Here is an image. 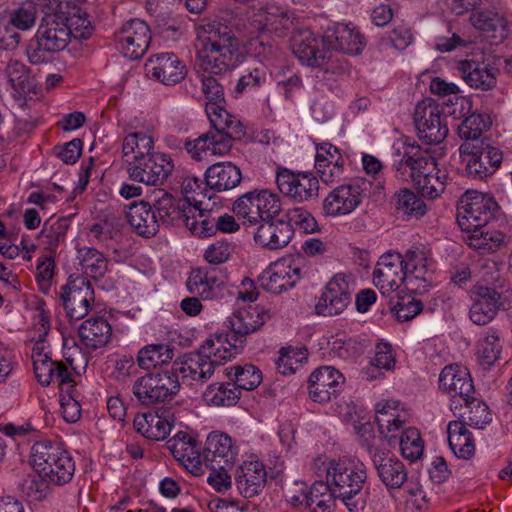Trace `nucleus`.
Here are the masks:
<instances>
[{"label": "nucleus", "instance_id": "obj_64", "mask_svg": "<svg viewBox=\"0 0 512 512\" xmlns=\"http://www.w3.org/2000/svg\"><path fill=\"white\" fill-rule=\"evenodd\" d=\"M38 15V8L35 2L25 1L21 3L10 14V24L19 30H29L34 27Z\"/></svg>", "mask_w": 512, "mask_h": 512}, {"label": "nucleus", "instance_id": "obj_46", "mask_svg": "<svg viewBox=\"0 0 512 512\" xmlns=\"http://www.w3.org/2000/svg\"><path fill=\"white\" fill-rule=\"evenodd\" d=\"M133 427L149 440L162 441L170 434L172 424L156 413H145L135 416Z\"/></svg>", "mask_w": 512, "mask_h": 512}, {"label": "nucleus", "instance_id": "obj_39", "mask_svg": "<svg viewBox=\"0 0 512 512\" xmlns=\"http://www.w3.org/2000/svg\"><path fill=\"white\" fill-rule=\"evenodd\" d=\"M126 216L131 227L142 237H152L159 231L156 212L148 201L141 200L130 204Z\"/></svg>", "mask_w": 512, "mask_h": 512}, {"label": "nucleus", "instance_id": "obj_12", "mask_svg": "<svg viewBox=\"0 0 512 512\" xmlns=\"http://www.w3.org/2000/svg\"><path fill=\"white\" fill-rule=\"evenodd\" d=\"M275 181L281 194L296 203L311 201L319 195V180L312 172H295L280 167L276 171Z\"/></svg>", "mask_w": 512, "mask_h": 512}, {"label": "nucleus", "instance_id": "obj_1", "mask_svg": "<svg viewBox=\"0 0 512 512\" xmlns=\"http://www.w3.org/2000/svg\"><path fill=\"white\" fill-rule=\"evenodd\" d=\"M202 93L207 102L206 114L211 129L192 141H186L185 148L190 156L201 161L208 155H225L235 140H241L245 128L241 121L225 109L224 88L213 76L201 75Z\"/></svg>", "mask_w": 512, "mask_h": 512}, {"label": "nucleus", "instance_id": "obj_27", "mask_svg": "<svg viewBox=\"0 0 512 512\" xmlns=\"http://www.w3.org/2000/svg\"><path fill=\"white\" fill-rule=\"evenodd\" d=\"M146 68L149 74L164 85H176L185 79V63L174 53H158L149 58Z\"/></svg>", "mask_w": 512, "mask_h": 512}, {"label": "nucleus", "instance_id": "obj_33", "mask_svg": "<svg viewBox=\"0 0 512 512\" xmlns=\"http://www.w3.org/2000/svg\"><path fill=\"white\" fill-rule=\"evenodd\" d=\"M457 69L465 83L473 89L488 91L496 86V72L489 63L462 60Z\"/></svg>", "mask_w": 512, "mask_h": 512}, {"label": "nucleus", "instance_id": "obj_56", "mask_svg": "<svg viewBox=\"0 0 512 512\" xmlns=\"http://www.w3.org/2000/svg\"><path fill=\"white\" fill-rule=\"evenodd\" d=\"M203 48L239 44L232 29L227 25L212 21L202 25Z\"/></svg>", "mask_w": 512, "mask_h": 512}, {"label": "nucleus", "instance_id": "obj_38", "mask_svg": "<svg viewBox=\"0 0 512 512\" xmlns=\"http://www.w3.org/2000/svg\"><path fill=\"white\" fill-rule=\"evenodd\" d=\"M4 75L20 105L25 103L26 96L36 94V85L30 75V69L23 62L10 59L5 66Z\"/></svg>", "mask_w": 512, "mask_h": 512}, {"label": "nucleus", "instance_id": "obj_26", "mask_svg": "<svg viewBox=\"0 0 512 512\" xmlns=\"http://www.w3.org/2000/svg\"><path fill=\"white\" fill-rule=\"evenodd\" d=\"M343 375L331 366L314 370L308 379L309 396L314 402H328L336 397L344 384Z\"/></svg>", "mask_w": 512, "mask_h": 512}, {"label": "nucleus", "instance_id": "obj_34", "mask_svg": "<svg viewBox=\"0 0 512 512\" xmlns=\"http://www.w3.org/2000/svg\"><path fill=\"white\" fill-rule=\"evenodd\" d=\"M194 205L183 206L182 220L193 235L206 238L215 235L214 209L203 207V202L192 197Z\"/></svg>", "mask_w": 512, "mask_h": 512}, {"label": "nucleus", "instance_id": "obj_36", "mask_svg": "<svg viewBox=\"0 0 512 512\" xmlns=\"http://www.w3.org/2000/svg\"><path fill=\"white\" fill-rule=\"evenodd\" d=\"M112 336V327L104 317H92L79 327L80 344L87 351L105 347Z\"/></svg>", "mask_w": 512, "mask_h": 512}, {"label": "nucleus", "instance_id": "obj_25", "mask_svg": "<svg viewBox=\"0 0 512 512\" xmlns=\"http://www.w3.org/2000/svg\"><path fill=\"white\" fill-rule=\"evenodd\" d=\"M241 61L239 44L211 46L202 49L200 68L209 74L221 75L235 69Z\"/></svg>", "mask_w": 512, "mask_h": 512}, {"label": "nucleus", "instance_id": "obj_6", "mask_svg": "<svg viewBox=\"0 0 512 512\" xmlns=\"http://www.w3.org/2000/svg\"><path fill=\"white\" fill-rule=\"evenodd\" d=\"M498 209L491 195L468 190L462 195L457 208V223L464 232L485 228L494 219Z\"/></svg>", "mask_w": 512, "mask_h": 512}, {"label": "nucleus", "instance_id": "obj_42", "mask_svg": "<svg viewBox=\"0 0 512 512\" xmlns=\"http://www.w3.org/2000/svg\"><path fill=\"white\" fill-rule=\"evenodd\" d=\"M153 137L146 132L127 134L122 141V158L126 166L154 153Z\"/></svg>", "mask_w": 512, "mask_h": 512}, {"label": "nucleus", "instance_id": "obj_24", "mask_svg": "<svg viewBox=\"0 0 512 512\" xmlns=\"http://www.w3.org/2000/svg\"><path fill=\"white\" fill-rule=\"evenodd\" d=\"M322 44L328 50L348 55H357L365 47L364 37L359 30L344 23L329 26L322 37Z\"/></svg>", "mask_w": 512, "mask_h": 512}, {"label": "nucleus", "instance_id": "obj_13", "mask_svg": "<svg viewBox=\"0 0 512 512\" xmlns=\"http://www.w3.org/2000/svg\"><path fill=\"white\" fill-rule=\"evenodd\" d=\"M59 297L67 315L75 320L84 318L95 301L92 285L83 275H71L61 287Z\"/></svg>", "mask_w": 512, "mask_h": 512}, {"label": "nucleus", "instance_id": "obj_3", "mask_svg": "<svg viewBox=\"0 0 512 512\" xmlns=\"http://www.w3.org/2000/svg\"><path fill=\"white\" fill-rule=\"evenodd\" d=\"M326 479L336 498L349 512L364 510L366 501L362 489L367 480V470L363 462L351 458L330 461Z\"/></svg>", "mask_w": 512, "mask_h": 512}, {"label": "nucleus", "instance_id": "obj_14", "mask_svg": "<svg viewBox=\"0 0 512 512\" xmlns=\"http://www.w3.org/2000/svg\"><path fill=\"white\" fill-rule=\"evenodd\" d=\"M173 170L174 162L171 156L161 152H154L126 166L130 180L151 186L164 184Z\"/></svg>", "mask_w": 512, "mask_h": 512}, {"label": "nucleus", "instance_id": "obj_32", "mask_svg": "<svg viewBox=\"0 0 512 512\" xmlns=\"http://www.w3.org/2000/svg\"><path fill=\"white\" fill-rule=\"evenodd\" d=\"M372 463L377 476L387 490H397L407 481L408 473L404 463L397 457L372 454Z\"/></svg>", "mask_w": 512, "mask_h": 512}, {"label": "nucleus", "instance_id": "obj_60", "mask_svg": "<svg viewBox=\"0 0 512 512\" xmlns=\"http://www.w3.org/2000/svg\"><path fill=\"white\" fill-rule=\"evenodd\" d=\"M491 125L488 115L481 113H472L466 117L458 127L459 136L466 141H484L481 139L482 133Z\"/></svg>", "mask_w": 512, "mask_h": 512}, {"label": "nucleus", "instance_id": "obj_50", "mask_svg": "<svg viewBox=\"0 0 512 512\" xmlns=\"http://www.w3.org/2000/svg\"><path fill=\"white\" fill-rule=\"evenodd\" d=\"M462 407H465L464 412H460L463 418V423L477 429H484L491 421L492 416L489 408L485 402L480 400L476 394H472L470 398H465L462 401Z\"/></svg>", "mask_w": 512, "mask_h": 512}, {"label": "nucleus", "instance_id": "obj_43", "mask_svg": "<svg viewBox=\"0 0 512 512\" xmlns=\"http://www.w3.org/2000/svg\"><path fill=\"white\" fill-rule=\"evenodd\" d=\"M33 369L36 379L42 386H48L52 382L63 386L72 382V374L65 363L54 361L51 356L34 361Z\"/></svg>", "mask_w": 512, "mask_h": 512}, {"label": "nucleus", "instance_id": "obj_37", "mask_svg": "<svg viewBox=\"0 0 512 512\" xmlns=\"http://www.w3.org/2000/svg\"><path fill=\"white\" fill-rule=\"evenodd\" d=\"M293 232L284 220H266L260 222L254 234L255 242L264 248L277 250L288 245Z\"/></svg>", "mask_w": 512, "mask_h": 512}, {"label": "nucleus", "instance_id": "obj_63", "mask_svg": "<svg viewBox=\"0 0 512 512\" xmlns=\"http://www.w3.org/2000/svg\"><path fill=\"white\" fill-rule=\"evenodd\" d=\"M501 345L496 331L489 330L478 344V358L482 365L492 366L500 357Z\"/></svg>", "mask_w": 512, "mask_h": 512}, {"label": "nucleus", "instance_id": "obj_47", "mask_svg": "<svg viewBox=\"0 0 512 512\" xmlns=\"http://www.w3.org/2000/svg\"><path fill=\"white\" fill-rule=\"evenodd\" d=\"M76 259L82 273L94 280H99L108 270V261L104 254L93 247L77 248Z\"/></svg>", "mask_w": 512, "mask_h": 512}, {"label": "nucleus", "instance_id": "obj_5", "mask_svg": "<svg viewBox=\"0 0 512 512\" xmlns=\"http://www.w3.org/2000/svg\"><path fill=\"white\" fill-rule=\"evenodd\" d=\"M30 464L43 481L62 486L75 472V462L61 444L50 440L35 442L30 450Z\"/></svg>", "mask_w": 512, "mask_h": 512}, {"label": "nucleus", "instance_id": "obj_30", "mask_svg": "<svg viewBox=\"0 0 512 512\" xmlns=\"http://www.w3.org/2000/svg\"><path fill=\"white\" fill-rule=\"evenodd\" d=\"M225 281L226 277L221 270L199 267L190 272L186 287L190 294L210 300L217 296Z\"/></svg>", "mask_w": 512, "mask_h": 512}, {"label": "nucleus", "instance_id": "obj_53", "mask_svg": "<svg viewBox=\"0 0 512 512\" xmlns=\"http://www.w3.org/2000/svg\"><path fill=\"white\" fill-rule=\"evenodd\" d=\"M224 372L240 393L241 390L255 389L262 381L261 371L252 364L229 367L226 368Z\"/></svg>", "mask_w": 512, "mask_h": 512}, {"label": "nucleus", "instance_id": "obj_31", "mask_svg": "<svg viewBox=\"0 0 512 512\" xmlns=\"http://www.w3.org/2000/svg\"><path fill=\"white\" fill-rule=\"evenodd\" d=\"M322 43L310 29H297L293 32L291 40L292 52L302 64L309 67L318 66L323 62V55L327 50H320Z\"/></svg>", "mask_w": 512, "mask_h": 512}, {"label": "nucleus", "instance_id": "obj_23", "mask_svg": "<svg viewBox=\"0 0 512 512\" xmlns=\"http://www.w3.org/2000/svg\"><path fill=\"white\" fill-rule=\"evenodd\" d=\"M314 166L325 185H333L345 178V158L331 143L323 142L316 145Z\"/></svg>", "mask_w": 512, "mask_h": 512}, {"label": "nucleus", "instance_id": "obj_22", "mask_svg": "<svg viewBox=\"0 0 512 512\" xmlns=\"http://www.w3.org/2000/svg\"><path fill=\"white\" fill-rule=\"evenodd\" d=\"M300 279V268L291 259H280L260 275V286L267 292L280 294L293 288Z\"/></svg>", "mask_w": 512, "mask_h": 512}, {"label": "nucleus", "instance_id": "obj_15", "mask_svg": "<svg viewBox=\"0 0 512 512\" xmlns=\"http://www.w3.org/2000/svg\"><path fill=\"white\" fill-rule=\"evenodd\" d=\"M354 283L351 275L336 274L325 286L315 305V311L322 316L341 314L351 303Z\"/></svg>", "mask_w": 512, "mask_h": 512}, {"label": "nucleus", "instance_id": "obj_59", "mask_svg": "<svg viewBox=\"0 0 512 512\" xmlns=\"http://www.w3.org/2000/svg\"><path fill=\"white\" fill-rule=\"evenodd\" d=\"M259 189L246 192L238 197L233 203L234 213L245 219L249 224L256 225L261 221V214H259Z\"/></svg>", "mask_w": 512, "mask_h": 512}, {"label": "nucleus", "instance_id": "obj_8", "mask_svg": "<svg viewBox=\"0 0 512 512\" xmlns=\"http://www.w3.org/2000/svg\"><path fill=\"white\" fill-rule=\"evenodd\" d=\"M179 389L180 379L166 369L138 377L133 383L132 393L142 405L148 406L171 399Z\"/></svg>", "mask_w": 512, "mask_h": 512}, {"label": "nucleus", "instance_id": "obj_40", "mask_svg": "<svg viewBox=\"0 0 512 512\" xmlns=\"http://www.w3.org/2000/svg\"><path fill=\"white\" fill-rule=\"evenodd\" d=\"M241 180V171L232 162H217L209 166L205 172L207 187L217 192L232 190Z\"/></svg>", "mask_w": 512, "mask_h": 512}, {"label": "nucleus", "instance_id": "obj_11", "mask_svg": "<svg viewBox=\"0 0 512 512\" xmlns=\"http://www.w3.org/2000/svg\"><path fill=\"white\" fill-rule=\"evenodd\" d=\"M413 119L420 140L426 144H439L448 135L446 117L432 99H425L417 104Z\"/></svg>", "mask_w": 512, "mask_h": 512}, {"label": "nucleus", "instance_id": "obj_44", "mask_svg": "<svg viewBox=\"0 0 512 512\" xmlns=\"http://www.w3.org/2000/svg\"><path fill=\"white\" fill-rule=\"evenodd\" d=\"M175 352V346L171 343L148 344L138 351L136 361L141 369L150 370L173 363Z\"/></svg>", "mask_w": 512, "mask_h": 512}, {"label": "nucleus", "instance_id": "obj_51", "mask_svg": "<svg viewBox=\"0 0 512 512\" xmlns=\"http://www.w3.org/2000/svg\"><path fill=\"white\" fill-rule=\"evenodd\" d=\"M255 36L251 37L247 42V51L260 62L272 61L280 55V49L277 42L271 35L263 32H253Z\"/></svg>", "mask_w": 512, "mask_h": 512}, {"label": "nucleus", "instance_id": "obj_54", "mask_svg": "<svg viewBox=\"0 0 512 512\" xmlns=\"http://www.w3.org/2000/svg\"><path fill=\"white\" fill-rule=\"evenodd\" d=\"M418 177V180L413 183L424 198L434 200L445 191L448 180L446 171L436 167L435 170H429L425 175Z\"/></svg>", "mask_w": 512, "mask_h": 512}, {"label": "nucleus", "instance_id": "obj_16", "mask_svg": "<svg viewBox=\"0 0 512 512\" xmlns=\"http://www.w3.org/2000/svg\"><path fill=\"white\" fill-rule=\"evenodd\" d=\"M295 20L294 14L287 9L274 3H266L261 5L251 16L249 26L253 32L283 37L294 27Z\"/></svg>", "mask_w": 512, "mask_h": 512}, {"label": "nucleus", "instance_id": "obj_21", "mask_svg": "<svg viewBox=\"0 0 512 512\" xmlns=\"http://www.w3.org/2000/svg\"><path fill=\"white\" fill-rule=\"evenodd\" d=\"M503 286L499 285L498 288L477 285L472 291V305L469 310V317L476 325H486L490 323L498 314L502 307V289Z\"/></svg>", "mask_w": 512, "mask_h": 512}, {"label": "nucleus", "instance_id": "obj_55", "mask_svg": "<svg viewBox=\"0 0 512 512\" xmlns=\"http://www.w3.org/2000/svg\"><path fill=\"white\" fill-rule=\"evenodd\" d=\"M240 399V392L232 383H213L207 386L203 400L210 406H232Z\"/></svg>", "mask_w": 512, "mask_h": 512}, {"label": "nucleus", "instance_id": "obj_17", "mask_svg": "<svg viewBox=\"0 0 512 512\" xmlns=\"http://www.w3.org/2000/svg\"><path fill=\"white\" fill-rule=\"evenodd\" d=\"M373 283L386 296L396 292L402 285L406 287L402 254L396 251L382 254L373 271Z\"/></svg>", "mask_w": 512, "mask_h": 512}, {"label": "nucleus", "instance_id": "obj_35", "mask_svg": "<svg viewBox=\"0 0 512 512\" xmlns=\"http://www.w3.org/2000/svg\"><path fill=\"white\" fill-rule=\"evenodd\" d=\"M267 473L259 461L244 462L235 475L236 485L240 494L245 498L258 495L264 488Z\"/></svg>", "mask_w": 512, "mask_h": 512}, {"label": "nucleus", "instance_id": "obj_62", "mask_svg": "<svg viewBox=\"0 0 512 512\" xmlns=\"http://www.w3.org/2000/svg\"><path fill=\"white\" fill-rule=\"evenodd\" d=\"M399 445L403 457L410 461L419 459L423 454V441L420 432L414 427H408L402 431Z\"/></svg>", "mask_w": 512, "mask_h": 512}, {"label": "nucleus", "instance_id": "obj_28", "mask_svg": "<svg viewBox=\"0 0 512 512\" xmlns=\"http://www.w3.org/2000/svg\"><path fill=\"white\" fill-rule=\"evenodd\" d=\"M236 451L229 435L211 432L206 439L203 460L210 469H227L234 464Z\"/></svg>", "mask_w": 512, "mask_h": 512}, {"label": "nucleus", "instance_id": "obj_10", "mask_svg": "<svg viewBox=\"0 0 512 512\" xmlns=\"http://www.w3.org/2000/svg\"><path fill=\"white\" fill-rule=\"evenodd\" d=\"M406 277V289L413 294H424L433 286L436 269L430 253L420 247H412L402 254Z\"/></svg>", "mask_w": 512, "mask_h": 512}, {"label": "nucleus", "instance_id": "obj_9", "mask_svg": "<svg viewBox=\"0 0 512 512\" xmlns=\"http://www.w3.org/2000/svg\"><path fill=\"white\" fill-rule=\"evenodd\" d=\"M271 317L270 311L261 305H249L236 310L227 320L228 337L225 346L236 354V349L245 342L246 337L259 330Z\"/></svg>", "mask_w": 512, "mask_h": 512}, {"label": "nucleus", "instance_id": "obj_52", "mask_svg": "<svg viewBox=\"0 0 512 512\" xmlns=\"http://www.w3.org/2000/svg\"><path fill=\"white\" fill-rule=\"evenodd\" d=\"M336 496L328 481H315L307 492V508L311 512H331Z\"/></svg>", "mask_w": 512, "mask_h": 512}, {"label": "nucleus", "instance_id": "obj_61", "mask_svg": "<svg viewBox=\"0 0 512 512\" xmlns=\"http://www.w3.org/2000/svg\"><path fill=\"white\" fill-rule=\"evenodd\" d=\"M407 156L412 163L413 182L418 180V176L425 175L429 170H435L436 160L428 150H423L418 144H407Z\"/></svg>", "mask_w": 512, "mask_h": 512}, {"label": "nucleus", "instance_id": "obj_20", "mask_svg": "<svg viewBox=\"0 0 512 512\" xmlns=\"http://www.w3.org/2000/svg\"><path fill=\"white\" fill-rule=\"evenodd\" d=\"M151 36L148 25L140 19L126 22L115 34V41L124 57L141 58L147 51Z\"/></svg>", "mask_w": 512, "mask_h": 512}, {"label": "nucleus", "instance_id": "obj_19", "mask_svg": "<svg viewBox=\"0 0 512 512\" xmlns=\"http://www.w3.org/2000/svg\"><path fill=\"white\" fill-rule=\"evenodd\" d=\"M365 184L364 181H361ZM360 180L354 179L349 183L337 186L323 200V213L330 217H341L351 214L362 202Z\"/></svg>", "mask_w": 512, "mask_h": 512}, {"label": "nucleus", "instance_id": "obj_18", "mask_svg": "<svg viewBox=\"0 0 512 512\" xmlns=\"http://www.w3.org/2000/svg\"><path fill=\"white\" fill-rule=\"evenodd\" d=\"M439 388L451 396L450 409L462 407V401L476 394L470 373L457 364L445 366L439 376Z\"/></svg>", "mask_w": 512, "mask_h": 512}, {"label": "nucleus", "instance_id": "obj_7", "mask_svg": "<svg viewBox=\"0 0 512 512\" xmlns=\"http://www.w3.org/2000/svg\"><path fill=\"white\" fill-rule=\"evenodd\" d=\"M459 151L467 176L475 180H483L494 174L503 160L502 151L485 141L463 142Z\"/></svg>", "mask_w": 512, "mask_h": 512}, {"label": "nucleus", "instance_id": "obj_57", "mask_svg": "<svg viewBox=\"0 0 512 512\" xmlns=\"http://www.w3.org/2000/svg\"><path fill=\"white\" fill-rule=\"evenodd\" d=\"M151 205L156 212L158 222H167L176 217L182 218L183 207L177 206L173 196L163 189H158L151 196Z\"/></svg>", "mask_w": 512, "mask_h": 512}, {"label": "nucleus", "instance_id": "obj_2", "mask_svg": "<svg viewBox=\"0 0 512 512\" xmlns=\"http://www.w3.org/2000/svg\"><path fill=\"white\" fill-rule=\"evenodd\" d=\"M228 337L214 334L207 338L197 352L184 354L175 359L171 369L175 376L188 385H202L214 374L216 367L223 361L234 357L230 348L225 346Z\"/></svg>", "mask_w": 512, "mask_h": 512}, {"label": "nucleus", "instance_id": "obj_49", "mask_svg": "<svg viewBox=\"0 0 512 512\" xmlns=\"http://www.w3.org/2000/svg\"><path fill=\"white\" fill-rule=\"evenodd\" d=\"M467 242L470 247L480 253H492L497 251L506 241L507 236L498 230H492L488 226L466 232Z\"/></svg>", "mask_w": 512, "mask_h": 512}, {"label": "nucleus", "instance_id": "obj_45", "mask_svg": "<svg viewBox=\"0 0 512 512\" xmlns=\"http://www.w3.org/2000/svg\"><path fill=\"white\" fill-rule=\"evenodd\" d=\"M470 20L476 29L491 34L492 38L502 40L507 36V21L493 8L473 11Z\"/></svg>", "mask_w": 512, "mask_h": 512}, {"label": "nucleus", "instance_id": "obj_58", "mask_svg": "<svg viewBox=\"0 0 512 512\" xmlns=\"http://www.w3.org/2000/svg\"><path fill=\"white\" fill-rule=\"evenodd\" d=\"M395 209L406 217L421 218L427 212L424 201L410 189H400L394 195Z\"/></svg>", "mask_w": 512, "mask_h": 512}, {"label": "nucleus", "instance_id": "obj_41", "mask_svg": "<svg viewBox=\"0 0 512 512\" xmlns=\"http://www.w3.org/2000/svg\"><path fill=\"white\" fill-rule=\"evenodd\" d=\"M398 401L379 402L376 405V423L380 433L391 444L398 437V432L402 429L406 419L405 415L398 410Z\"/></svg>", "mask_w": 512, "mask_h": 512}, {"label": "nucleus", "instance_id": "obj_4", "mask_svg": "<svg viewBox=\"0 0 512 512\" xmlns=\"http://www.w3.org/2000/svg\"><path fill=\"white\" fill-rule=\"evenodd\" d=\"M66 14L58 12L47 14L36 34L29 40L26 55L33 65L48 63L53 55L62 51L68 45L73 30L67 23Z\"/></svg>", "mask_w": 512, "mask_h": 512}, {"label": "nucleus", "instance_id": "obj_48", "mask_svg": "<svg viewBox=\"0 0 512 512\" xmlns=\"http://www.w3.org/2000/svg\"><path fill=\"white\" fill-rule=\"evenodd\" d=\"M448 442L456 457L470 459L475 452L472 433L462 421H451L447 427Z\"/></svg>", "mask_w": 512, "mask_h": 512}, {"label": "nucleus", "instance_id": "obj_29", "mask_svg": "<svg viewBox=\"0 0 512 512\" xmlns=\"http://www.w3.org/2000/svg\"><path fill=\"white\" fill-rule=\"evenodd\" d=\"M173 457L193 475L202 473V458L197 440L185 431L177 432L166 443Z\"/></svg>", "mask_w": 512, "mask_h": 512}]
</instances>
